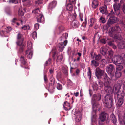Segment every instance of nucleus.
<instances>
[{"label":"nucleus","instance_id":"27","mask_svg":"<svg viewBox=\"0 0 125 125\" xmlns=\"http://www.w3.org/2000/svg\"><path fill=\"white\" fill-rule=\"evenodd\" d=\"M64 46L63 45L62 42H61L59 43L58 45L59 51L61 52L62 51L64 48Z\"/></svg>","mask_w":125,"mask_h":125},{"label":"nucleus","instance_id":"35","mask_svg":"<svg viewBox=\"0 0 125 125\" xmlns=\"http://www.w3.org/2000/svg\"><path fill=\"white\" fill-rule=\"evenodd\" d=\"M88 71L87 73V76L89 78L90 80L91 78V72L90 69V67H88Z\"/></svg>","mask_w":125,"mask_h":125},{"label":"nucleus","instance_id":"25","mask_svg":"<svg viewBox=\"0 0 125 125\" xmlns=\"http://www.w3.org/2000/svg\"><path fill=\"white\" fill-rule=\"evenodd\" d=\"M37 17H36L37 19V21L38 22H41L42 19L43 20L44 17L43 15L42 14H39L38 15H37Z\"/></svg>","mask_w":125,"mask_h":125},{"label":"nucleus","instance_id":"9","mask_svg":"<svg viewBox=\"0 0 125 125\" xmlns=\"http://www.w3.org/2000/svg\"><path fill=\"white\" fill-rule=\"evenodd\" d=\"M109 19L108 20V21L107 23V26L108 27L110 26V24H112L115 23L117 21V18L114 16H110Z\"/></svg>","mask_w":125,"mask_h":125},{"label":"nucleus","instance_id":"57","mask_svg":"<svg viewBox=\"0 0 125 125\" xmlns=\"http://www.w3.org/2000/svg\"><path fill=\"white\" fill-rule=\"evenodd\" d=\"M29 27L28 25H25L22 27V29L24 30H26L29 29Z\"/></svg>","mask_w":125,"mask_h":125},{"label":"nucleus","instance_id":"52","mask_svg":"<svg viewBox=\"0 0 125 125\" xmlns=\"http://www.w3.org/2000/svg\"><path fill=\"white\" fill-rule=\"evenodd\" d=\"M11 29L10 27H8L6 29V31L8 33L9 32L11 31Z\"/></svg>","mask_w":125,"mask_h":125},{"label":"nucleus","instance_id":"22","mask_svg":"<svg viewBox=\"0 0 125 125\" xmlns=\"http://www.w3.org/2000/svg\"><path fill=\"white\" fill-rule=\"evenodd\" d=\"M98 3L97 1L94 0L92 3V6L94 8H96L98 5Z\"/></svg>","mask_w":125,"mask_h":125},{"label":"nucleus","instance_id":"2","mask_svg":"<svg viewBox=\"0 0 125 125\" xmlns=\"http://www.w3.org/2000/svg\"><path fill=\"white\" fill-rule=\"evenodd\" d=\"M111 88L112 90L111 93H109L108 92H107L104 90L105 92L109 93V94H108L106 95L104 98V100L103 101V103L104 106L108 108H111L113 104V99L111 94L113 92V91L111 87Z\"/></svg>","mask_w":125,"mask_h":125},{"label":"nucleus","instance_id":"29","mask_svg":"<svg viewBox=\"0 0 125 125\" xmlns=\"http://www.w3.org/2000/svg\"><path fill=\"white\" fill-rule=\"evenodd\" d=\"M108 52V55L109 56L107 57V59H110L111 58H112V57L113 56L114 54V52L112 50L109 51Z\"/></svg>","mask_w":125,"mask_h":125},{"label":"nucleus","instance_id":"21","mask_svg":"<svg viewBox=\"0 0 125 125\" xmlns=\"http://www.w3.org/2000/svg\"><path fill=\"white\" fill-rule=\"evenodd\" d=\"M118 47L120 49L125 48V41H121L118 44Z\"/></svg>","mask_w":125,"mask_h":125},{"label":"nucleus","instance_id":"42","mask_svg":"<svg viewBox=\"0 0 125 125\" xmlns=\"http://www.w3.org/2000/svg\"><path fill=\"white\" fill-rule=\"evenodd\" d=\"M9 3H12L16 4L18 3V1L17 0H9Z\"/></svg>","mask_w":125,"mask_h":125},{"label":"nucleus","instance_id":"56","mask_svg":"<svg viewBox=\"0 0 125 125\" xmlns=\"http://www.w3.org/2000/svg\"><path fill=\"white\" fill-rule=\"evenodd\" d=\"M39 24L38 23H36L34 25V28L36 30H37L39 28Z\"/></svg>","mask_w":125,"mask_h":125},{"label":"nucleus","instance_id":"63","mask_svg":"<svg viewBox=\"0 0 125 125\" xmlns=\"http://www.w3.org/2000/svg\"><path fill=\"white\" fill-rule=\"evenodd\" d=\"M79 18H80L81 21H82L83 20V14H80L79 15Z\"/></svg>","mask_w":125,"mask_h":125},{"label":"nucleus","instance_id":"24","mask_svg":"<svg viewBox=\"0 0 125 125\" xmlns=\"http://www.w3.org/2000/svg\"><path fill=\"white\" fill-rule=\"evenodd\" d=\"M118 3H115L113 5L114 10L120 9L121 7L120 5Z\"/></svg>","mask_w":125,"mask_h":125},{"label":"nucleus","instance_id":"19","mask_svg":"<svg viewBox=\"0 0 125 125\" xmlns=\"http://www.w3.org/2000/svg\"><path fill=\"white\" fill-rule=\"evenodd\" d=\"M70 104L67 102L66 101L64 102L63 107L64 109L66 111L69 110L71 109L70 107Z\"/></svg>","mask_w":125,"mask_h":125},{"label":"nucleus","instance_id":"23","mask_svg":"<svg viewBox=\"0 0 125 125\" xmlns=\"http://www.w3.org/2000/svg\"><path fill=\"white\" fill-rule=\"evenodd\" d=\"M122 74V72H121L116 71L115 73V78H118L121 77Z\"/></svg>","mask_w":125,"mask_h":125},{"label":"nucleus","instance_id":"7","mask_svg":"<svg viewBox=\"0 0 125 125\" xmlns=\"http://www.w3.org/2000/svg\"><path fill=\"white\" fill-rule=\"evenodd\" d=\"M122 84V81L121 80H119L117 81L116 84L114 86L113 90L114 93H121L119 89Z\"/></svg>","mask_w":125,"mask_h":125},{"label":"nucleus","instance_id":"60","mask_svg":"<svg viewBox=\"0 0 125 125\" xmlns=\"http://www.w3.org/2000/svg\"><path fill=\"white\" fill-rule=\"evenodd\" d=\"M122 10L123 12L125 14V5L124 4L122 6Z\"/></svg>","mask_w":125,"mask_h":125},{"label":"nucleus","instance_id":"37","mask_svg":"<svg viewBox=\"0 0 125 125\" xmlns=\"http://www.w3.org/2000/svg\"><path fill=\"white\" fill-rule=\"evenodd\" d=\"M56 88L59 90H61L62 89V85L59 83H57Z\"/></svg>","mask_w":125,"mask_h":125},{"label":"nucleus","instance_id":"46","mask_svg":"<svg viewBox=\"0 0 125 125\" xmlns=\"http://www.w3.org/2000/svg\"><path fill=\"white\" fill-rule=\"evenodd\" d=\"M39 12V10L38 8H37L34 10L32 11V12L33 13L35 14L36 15L38 14Z\"/></svg>","mask_w":125,"mask_h":125},{"label":"nucleus","instance_id":"1","mask_svg":"<svg viewBox=\"0 0 125 125\" xmlns=\"http://www.w3.org/2000/svg\"><path fill=\"white\" fill-rule=\"evenodd\" d=\"M95 74L98 79H103L105 86L104 90L107 92L111 93L112 90L110 86L111 84L110 79L108 77L107 74L99 67L96 68Z\"/></svg>","mask_w":125,"mask_h":125},{"label":"nucleus","instance_id":"18","mask_svg":"<svg viewBox=\"0 0 125 125\" xmlns=\"http://www.w3.org/2000/svg\"><path fill=\"white\" fill-rule=\"evenodd\" d=\"M54 84L51 83H49V85L47 87L49 91L52 92L53 91L54 89H55V87L54 86Z\"/></svg>","mask_w":125,"mask_h":125},{"label":"nucleus","instance_id":"17","mask_svg":"<svg viewBox=\"0 0 125 125\" xmlns=\"http://www.w3.org/2000/svg\"><path fill=\"white\" fill-rule=\"evenodd\" d=\"M57 4L56 1H54L49 3L48 6V9L52 10L55 7Z\"/></svg>","mask_w":125,"mask_h":125},{"label":"nucleus","instance_id":"64","mask_svg":"<svg viewBox=\"0 0 125 125\" xmlns=\"http://www.w3.org/2000/svg\"><path fill=\"white\" fill-rule=\"evenodd\" d=\"M18 14L19 15L22 16L23 15V11L19 10L18 11Z\"/></svg>","mask_w":125,"mask_h":125},{"label":"nucleus","instance_id":"38","mask_svg":"<svg viewBox=\"0 0 125 125\" xmlns=\"http://www.w3.org/2000/svg\"><path fill=\"white\" fill-rule=\"evenodd\" d=\"M97 118V116L95 115H93L91 118V121L92 122H95L96 121Z\"/></svg>","mask_w":125,"mask_h":125},{"label":"nucleus","instance_id":"45","mask_svg":"<svg viewBox=\"0 0 125 125\" xmlns=\"http://www.w3.org/2000/svg\"><path fill=\"white\" fill-rule=\"evenodd\" d=\"M107 41L104 38H102L100 40V42L104 44H105L106 43Z\"/></svg>","mask_w":125,"mask_h":125},{"label":"nucleus","instance_id":"36","mask_svg":"<svg viewBox=\"0 0 125 125\" xmlns=\"http://www.w3.org/2000/svg\"><path fill=\"white\" fill-rule=\"evenodd\" d=\"M72 24L75 28L78 27L79 26V22L77 21H73L72 22Z\"/></svg>","mask_w":125,"mask_h":125},{"label":"nucleus","instance_id":"5","mask_svg":"<svg viewBox=\"0 0 125 125\" xmlns=\"http://www.w3.org/2000/svg\"><path fill=\"white\" fill-rule=\"evenodd\" d=\"M125 56L124 54H122L121 56H115L113 57L112 58L111 60L113 63L115 64L116 65L119 63H122L124 62V59L123 57Z\"/></svg>","mask_w":125,"mask_h":125},{"label":"nucleus","instance_id":"15","mask_svg":"<svg viewBox=\"0 0 125 125\" xmlns=\"http://www.w3.org/2000/svg\"><path fill=\"white\" fill-rule=\"evenodd\" d=\"M100 53L103 56H105L108 53L106 49L104 46H103L101 47L100 49Z\"/></svg>","mask_w":125,"mask_h":125},{"label":"nucleus","instance_id":"43","mask_svg":"<svg viewBox=\"0 0 125 125\" xmlns=\"http://www.w3.org/2000/svg\"><path fill=\"white\" fill-rule=\"evenodd\" d=\"M101 63L103 66H105V64L107 63V62L105 59H103L101 60Z\"/></svg>","mask_w":125,"mask_h":125},{"label":"nucleus","instance_id":"34","mask_svg":"<svg viewBox=\"0 0 125 125\" xmlns=\"http://www.w3.org/2000/svg\"><path fill=\"white\" fill-rule=\"evenodd\" d=\"M113 29H114L115 31L117 33H118L120 32V27L119 26H116L115 27L113 28Z\"/></svg>","mask_w":125,"mask_h":125},{"label":"nucleus","instance_id":"50","mask_svg":"<svg viewBox=\"0 0 125 125\" xmlns=\"http://www.w3.org/2000/svg\"><path fill=\"white\" fill-rule=\"evenodd\" d=\"M58 28L59 30L60 33H61L62 32V31L64 30V27L62 26H59Z\"/></svg>","mask_w":125,"mask_h":125},{"label":"nucleus","instance_id":"51","mask_svg":"<svg viewBox=\"0 0 125 125\" xmlns=\"http://www.w3.org/2000/svg\"><path fill=\"white\" fill-rule=\"evenodd\" d=\"M116 15H119L120 14V9L114 10Z\"/></svg>","mask_w":125,"mask_h":125},{"label":"nucleus","instance_id":"53","mask_svg":"<svg viewBox=\"0 0 125 125\" xmlns=\"http://www.w3.org/2000/svg\"><path fill=\"white\" fill-rule=\"evenodd\" d=\"M93 87L94 90H97L98 88V85L97 84L93 85Z\"/></svg>","mask_w":125,"mask_h":125},{"label":"nucleus","instance_id":"55","mask_svg":"<svg viewBox=\"0 0 125 125\" xmlns=\"http://www.w3.org/2000/svg\"><path fill=\"white\" fill-rule=\"evenodd\" d=\"M17 21V19L16 18H14L11 21L12 23V24L15 23Z\"/></svg>","mask_w":125,"mask_h":125},{"label":"nucleus","instance_id":"44","mask_svg":"<svg viewBox=\"0 0 125 125\" xmlns=\"http://www.w3.org/2000/svg\"><path fill=\"white\" fill-rule=\"evenodd\" d=\"M98 83L100 87L101 88H102L104 85L103 82L101 80H99L98 81Z\"/></svg>","mask_w":125,"mask_h":125},{"label":"nucleus","instance_id":"40","mask_svg":"<svg viewBox=\"0 0 125 125\" xmlns=\"http://www.w3.org/2000/svg\"><path fill=\"white\" fill-rule=\"evenodd\" d=\"M99 21L103 23H105L106 21L104 17L102 16L99 19Z\"/></svg>","mask_w":125,"mask_h":125},{"label":"nucleus","instance_id":"62","mask_svg":"<svg viewBox=\"0 0 125 125\" xmlns=\"http://www.w3.org/2000/svg\"><path fill=\"white\" fill-rule=\"evenodd\" d=\"M44 78L45 82H47L48 81V79H47L46 76V75H44Z\"/></svg>","mask_w":125,"mask_h":125},{"label":"nucleus","instance_id":"4","mask_svg":"<svg viewBox=\"0 0 125 125\" xmlns=\"http://www.w3.org/2000/svg\"><path fill=\"white\" fill-rule=\"evenodd\" d=\"M115 96L117 97L118 98V101L117 103V106L120 107L123 104V98L124 96V93L123 92L121 93H114Z\"/></svg>","mask_w":125,"mask_h":125},{"label":"nucleus","instance_id":"39","mask_svg":"<svg viewBox=\"0 0 125 125\" xmlns=\"http://www.w3.org/2000/svg\"><path fill=\"white\" fill-rule=\"evenodd\" d=\"M51 62V59L50 58H49L48 60L46 61L45 64L44 66H47L48 65L50 64Z\"/></svg>","mask_w":125,"mask_h":125},{"label":"nucleus","instance_id":"10","mask_svg":"<svg viewBox=\"0 0 125 125\" xmlns=\"http://www.w3.org/2000/svg\"><path fill=\"white\" fill-rule=\"evenodd\" d=\"M29 45L28 44L27 46L28 48V50H26L25 52V57L29 59H31L33 55V52L30 49L31 48H29Z\"/></svg>","mask_w":125,"mask_h":125},{"label":"nucleus","instance_id":"48","mask_svg":"<svg viewBox=\"0 0 125 125\" xmlns=\"http://www.w3.org/2000/svg\"><path fill=\"white\" fill-rule=\"evenodd\" d=\"M42 3V0H38L37 1H35V5L36 6H37L39 4L41 3Z\"/></svg>","mask_w":125,"mask_h":125},{"label":"nucleus","instance_id":"49","mask_svg":"<svg viewBox=\"0 0 125 125\" xmlns=\"http://www.w3.org/2000/svg\"><path fill=\"white\" fill-rule=\"evenodd\" d=\"M37 33L36 32L34 31L33 32L32 34V37L34 39H35L37 38Z\"/></svg>","mask_w":125,"mask_h":125},{"label":"nucleus","instance_id":"11","mask_svg":"<svg viewBox=\"0 0 125 125\" xmlns=\"http://www.w3.org/2000/svg\"><path fill=\"white\" fill-rule=\"evenodd\" d=\"M20 60L22 64L25 66L24 68L29 69V68L27 66L28 64L26 61V60L25 59L24 57L21 56L20 58Z\"/></svg>","mask_w":125,"mask_h":125},{"label":"nucleus","instance_id":"58","mask_svg":"<svg viewBox=\"0 0 125 125\" xmlns=\"http://www.w3.org/2000/svg\"><path fill=\"white\" fill-rule=\"evenodd\" d=\"M54 72V70L52 68H51L49 69V72L50 74H51V75H52L53 73Z\"/></svg>","mask_w":125,"mask_h":125},{"label":"nucleus","instance_id":"47","mask_svg":"<svg viewBox=\"0 0 125 125\" xmlns=\"http://www.w3.org/2000/svg\"><path fill=\"white\" fill-rule=\"evenodd\" d=\"M69 1L70 2L69 4L74 5L76 3V0H69Z\"/></svg>","mask_w":125,"mask_h":125},{"label":"nucleus","instance_id":"3","mask_svg":"<svg viewBox=\"0 0 125 125\" xmlns=\"http://www.w3.org/2000/svg\"><path fill=\"white\" fill-rule=\"evenodd\" d=\"M17 39L16 43L17 45L19 46V51L21 53L24 50L25 46L23 42L24 38L23 35L20 33H18L17 35Z\"/></svg>","mask_w":125,"mask_h":125},{"label":"nucleus","instance_id":"13","mask_svg":"<svg viewBox=\"0 0 125 125\" xmlns=\"http://www.w3.org/2000/svg\"><path fill=\"white\" fill-rule=\"evenodd\" d=\"M100 119L101 121H99V123H100L101 124H103V125L102 122L105 121L106 119V114L103 113H102L100 116Z\"/></svg>","mask_w":125,"mask_h":125},{"label":"nucleus","instance_id":"54","mask_svg":"<svg viewBox=\"0 0 125 125\" xmlns=\"http://www.w3.org/2000/svg\"><path fill=\"white\" fill-rule=\"evenodd\" d=\"M113 41L110 40L108 42H107L108 44L110 46H112L114 44L113 43Z\"/></svg>","mask_w":125,"mask_h":125},{"label":"nucleus","instance_id":"30","mask_svg":"<svg viewBox=\"0 0 125 125\" xmlns=\"http://www.w3.org/2000/svg\"><path fill=\"white\" fill-rule=\"evenodd\" d=\"M100 11L102 14H105L107 12L106 8L104 7H102L99 9Z\"/></svg>","mask_w":125,"mask_h":125},{"label":"nucleus","instance_id":"59","mask_svg":"<svg viewBox=\"0 0 125 125\" xmlns=\"http://www.w3.org/2000/svg\"><path fill=\"white\" fill-rule=\"evenodd\" d=\"M114 12H113V10L112 9L110 13L109 14V16H114Z\"/></svg>","mask_w":125,"mask_h":125},{"label":"nucleus","instance_id":"8","mask_svg":"<svg viewBox=\"0 0 125 125\" xmlns=\"http://www.w3.org/2000/svg\"><path fill=\"white\" fill-rule=\"evenodd\" d=\"M101 98V95L100 94H97L93 95V97L92 98V103L93 104V108L95 105L96 101H99L100 100Z\"/></svg>","mask_w":125,"mask_h":125},{"label":"nucleus","instance_id":"14","mask_svg":"<svg viewBox=\"0 0 125 125\" xmlns=\"http://www.w3.org/2000/svg\"><path fill=\"white\" fill-rule=\"evenodd\" d=\"M75 120L77 122H79L81 119L82 115L81 113L79 112L75 114Z\"/></svg>","mask_w":125,"mask_h":125},{"label":"nucleus","instance_id":"61","mask_svg":"<svg viewBox=\"0 0 125 125\" xmlns=\"http://www.w3.org/2000/svg\"><path fill=\"white\" fill-rule=\"evenodd\" d=\"M72 15L74 19H75L76 18L77 16L75 13H74L73 14H72Z\"/></svg>","mask_w":125,"mask_h":125},{"label":"nucleus","instance_id":"26","mask_svg":"<svg viewBox=\"0 0 125 125\" xmlns=\"http://www.w3.org/2000/svg\"><path fill=\"white\" fill-rule=\"evenodd\" d=\"M122 63H119L116 65V71H120L123 68V66L121 65Z\"/></svg>","mask_w":125,"mask_h":125},{"label":"nucleus","instance_id":"16","mask_svg":"<svg viewBox=\"0 0 125 125\" xmlns=\"http://www.w3.org/2000/svg\"><path fill=\"white\" fill-rule=\"evenodd\" d=\"M110 117L113 123L115 125H116L117 119L113 113H112L110 115Z\"/></svg>","mask_w":125,"mask_h":125},{"label":"nucleus","instance_id":"31","mask_svg":"<svg viewBox=\"0 0 125 125\" xmlns=\"http://www.w3.org/2000/svg\"><path fill=\"white\" fill-rule=\"evenodd\" d=\"M49 80L50 81L49 83L55 84V79L53 76V75H51L50 76Z\"/></svg>","mask_w":125,"mask_h":125},{"label":"nucleus","instance_id":"32","mask_svg":"<svg viewBox=\"0 0 125 125\" xmlns=\"http://www.w3.org/2000/svg\"><path fill=\"white\" fill-rule=\"evenodd\" d=\"M67 10L69 11H71L73 9L72 5L70 4H68L66 7Z\"/></svg>","mask_w":125,"mask_h":125},{"label":"nucleus","instance_id":"28","mask_svg":"<svg viewBox=\"0 0 125 125\" xmlns=\"http://www.w3.org/2000/svg\"><path fill=\"white\" fill-rule=\"evenodd\" d=\"M91 65L95 67H97L99 65L98 62L95 60H93L91 61Z\"/></svg>","mask_w":125,"mask_h":125},{"label":"nucleus","instance_id":"12","mask_svg":"<svg viewBox=\"0 0 125 125\" xmlns=\"http://www.w3.org/2000/svg\"><path fill=\"white\" fill-rule=\"evenodd\" d=\"M114 69V66L111 64L107 66L106 67L107 72L109 74H111L112 72L113 71Z\"/></svg>","mask_w":125,"mask_h":125},{"label":"nucleus","instance_id":"41","mask_svg":"<svg viewBox=\"0 0 125 125\" xmlns=\"http://www.w3.org/2000/svg\"><path fill=\"white\" fill-rule=\"evenodd\" d=\"M95 59L96 60H99L101 58V55L100 54L94 55Z\"/></svg>","mask_w":125,"mask_h":125},{"label":"nucleus","instance_id":"20","mask_svg":"<svg viewBox=\"0 0 125 125\" xmlns=\"http://www.w3.org/2000/svg\"><path fill=\"white\" fill-rule=\"evenodd\" d=\"M62 72L65 75H68V68L67 66H63L62 68Z\"/></svg>","mask_w":125,"mask_h":125},{"label":"nucleus","instance_id":"6","mask_svg":"<svg viewBox=\"0 0 125 125\" xmlns=\"http://www.w3.org/2000/svg\"><path fill=\"white\" fill-rule=\"evenodd\" d=\"M109 35L111 37H113L114 39H117L119 40H121L122 39L121 35L117 33L113 29V28H111L109 31Z\"/></svg>","mask_w":125,"mask_h":125},{"label":"nucleus","instance_id":"33","mask_svg":"<svg viewBox=\"0 0 125 125\" xmlns=\"http://www.w3.org/2000/svg\"><path fill=\"white\" fill-rule=\"evenodd\" d=\"M63 58V55L61 54V55L58 56H57L56 59V61L57 62H60L62 60Z\"/></svg>","mask_w":125,"mask_h":125}]
</instances>
